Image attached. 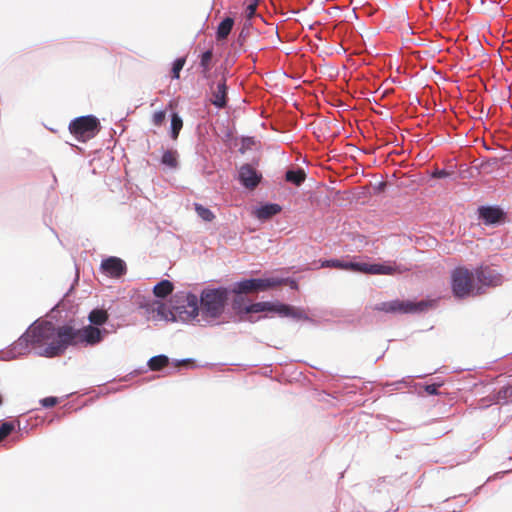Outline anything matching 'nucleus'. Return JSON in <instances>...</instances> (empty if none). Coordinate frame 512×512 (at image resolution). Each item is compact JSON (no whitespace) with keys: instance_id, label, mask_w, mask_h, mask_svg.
Instances as JSON below:
<instances>
[{"instance_id":"obj_1","label":"nucleus","mask_w":512,"mask_h":512,"mask_svg":"<svg viewBox=\"0 0 512 512\" xmlns=\"http://www.w3.org/2000/svg\"><path fill=\"white\" fill-rule=\"evenodd\" d=\"M173 290H153L154 296L158 300L152 302L140 303V306L146 308L147 311L157 312L160 318L166 320H181L184 322L192 321L199 316V301L197 296L180 291L171 300L170 306L167 307L161 300L171 294Z\"/></svg>"},{"instance_id":"obj_2","label":"nucleus","mask_w":512,"mask_h":512,"mask_svg":"<svg viewBox=\"0 0 512 512\" xmlns=\"http://www.w3.org/2000/svg\"><path fill=\"white\" fill-rule=\"evenodd\" d=\"M65 325L55 327L52 322L34 323L18 340V345L26 344L40 348L39 355L52 358L62 355L68 348L67 338L63 336Z\"/></svg>"},{"instance_id":"obj_3","label":"nucleus","mask_w":512,"mask_h":512,"mask_svg":"<svg viewBox=\"0 0 512 512\" xmlns=\"http://www.w3.org/2000/svg\"><path fill=\"white\" fill-rule=\"evenodd\" d=\"M277 286H286L288 288H297L296 282L283 273H271L262 278L244 279L237 282L234 288L239 289H259V288H274Z\"/></svg>"},{"instance_id":"obj_4","label":"nucleus","mask_w":512,"mask_h":512,"mask_svg":"<svg viewBox=\"0 0 512 512\" xmlns=\"http://www.w3.org/2000/svg\"><path fill=\"white\" fill-rule=\"evenodd\" d=\"M226 290H203L199 304V315L204 319L218 317L226 301Z\"/></svg>"},{"instance_id":"obj_5","label":"nucleus","mask_w":512,"mask_h":512,"mask_svg":"<svg viewBox=\"0 0 512 512\" xmlns=\"http://www.w3.org/2000/svg\"><path fill=\"white\" fill-rule=\"evenodd\" d=\"M63 336H66L68 346L95 345L102 340V332L99 328L88 325L76 329L71 325H65Z\"/></svg>"},{"instance_id":"obj_6","label":"nucleus","mask_w":512,"mask_h":512,"mask_svg":"<svg viewBox=\"0 0 512 512\" xmlns=\"http://www.w3.org/2000/svg\"><path fill=\"white\" fill-rule=\"evenodd\" d=\"M98 119L92 115L81 116L74 119L70 125V132L82 142L93 138L98 130Z\"/></svg>"},{"instance_id":"obj_7","label":"nucleus","mask_w":512,"mask_h":512,"mask_svg":"<svg viewBox=\"0 0 512 512\" xmlns=\"http://www.w3.org/2000/svg\"><path fill=\"white\" fill-rule=\"evenodd\" d=\"M428 307V303L425 301L412 302L404 300H392L387 302H381L375 305L374 309L385 313H414L417 311H423Z\"/></svg>"},{"instance_id":"obj_8","label":"nucleus","mask_w":512,"mask_h":512,"mask_svg":"<svg viewBox=\"0 0 512 512\" xmlns=\"http://www.w3.org/2000/svg\"><path fill=\"white\" fill-rule=\"evenodd\" d=\"M246 313L269 312L278 314L281 317H296L298 312L295 308L282 304L278 301H262L250 304L245 308Z\"/></svg>"},{"instance_id":"obj_9","label":"nucleus","mask_w":512,"mask_h":512,"mask_svg":"<svg viewBox=\"0 0 512 512\" xmlns=\"http://www.w3.org/2000/svg\"><path fill=\"white\" fill-rule=\"evenodd\" d=\"M451 288H473L477 285L476 269L469 270L466 267H456L451 272Z\"/></svg>"},{"instance_id":"obj_10","label":"nucleus","mask_w":512,"mask_h":512,"mask_svg":"<svg viewBox=\"0 0 512 512\" xmlns=\"http://www.w3.org/2000/svg\"><path fill=\"white\" fill-rule=\"evenodd\" d=\"M357 272L374 275H392L400 272V269L395 262L390 261L382 263L358 262Z\"/></svg>"},{"instance_id":"obj_11","label":"nucleus","mask_w":512,"mask_h":512,"mask_svg":"<svg viewBox=\"0 0 512 512\" xmlns=\"http://www.w3.org/2000/svg\"><path fill=\"white\" fill-rule=\"evenodd\" d=\"M476 279L477 285L480 286H501L503 284V277L495 269L490 267H478L476 268Z\"/></svg>"},{"instance_id":"obj_12","label":"nucleus","mask_w":512,"mask_h":512,"mask_svg":"<svg viewBox=\"0 0 512 512\" xmlns=\"http://www.w3.org/2000/svg\"><path fill=\"white\" fill-rule=\"evenodd\" d=\"M102 272L112 278H118L126 273L125 262L118 257H108L101 262Z\"/></svg>"},{"instance_id":"obj_13","label":"nucleus","mask_w":512,"mask_h":512,"mask_svg":"<svg viewBox=\"0 0 512 512\" xmlns=\"http://www.w3.org/2000/svg\"><path fill=\"white\" fill-rule=\"evenodd\" d=\"M479 216L487 225H494L500 222L503 212L497 207L482 206L479 208Z\"/></svg>"},{"instance_id":"obj_14","label":"nucleus","mask_w":512,"mask_h":512,"mask_svg":"<svg viewBox=\"0 0 512 512\" xmlns=\"http://www.w3.org/2000/svg\"><path fill=\"white\" fill-rule=\"evenodd\" d=\"M239 179L245 187L254 188L259 183L260 176L250 165H243L239 170Z\"/></svg>"},{"instance_id":"obj_15","label":"nucleus","mask_w":512,"mask_h":512,"mask_svg":"<svg viewBox=\"0 0 512 512\" xmlns=\"http://www.w3.org/2000/svg\"><path fill=\"white\" fill-rule=\"evenodd\" d=\"M226 95L227 86L223 80L217 83L215 89H213L211 103L219 109L224 108L226 106Z\"/></svg>"},{"instance_id":"obj_16","label":"nucleus","mask_w":512,"mask_h":512,"mask_svg":"<svg viewBox=\"0 0 512 512\" xmlns=\"http://www.w3.org/2000/svg\"><path fill=\"white\" fill-rule=\"evenodd\" d=\"M322 267H333L341 270L357 272L358 262L349 260L332 259L322 262Z\"/></svg>"},{"instance_id":"obj_17","label":"nucleus","mask_w":512,"mask_h":512,"mask_svg":"<svg viewBox=\"0 0 512 512\" xmlns=\"http://www.w3.org/2000/svg\"><path fill=\"white\" fill-rule=\"evenodd\" d=\"M281 211L278 204H265L256 210V216L260 220H267Z\"/></svg>"},{"instance_id":"obj_18","label":"nucleus","mask_w":512,"mask_h":512,"mask_svg":"<svg viewBox=\"0 0 512 512\" xmlns=\"http://www.w3.org/2000/svg\"><path fill=\"white\" fill-rule=\"evenodd\" d=\"M233 24V19L229 17L221 21L217 28V38L225 39L230 34Z\"/></svg>"},{"instance_id":"obj_19","label":"nucleus","mask_w":512,"mask_h":512,"mask_svg":"<svg viewBox=\"0 0 512 512\" xmlns=\"http://www.w3.org/2000/svg\"><path fill=\"white\" fill-rule=\"evenodd\" d=\"M169 362V359L167 356L165 355H158V356H154L152 357L149 362H148V366L149 368L152 370V371H160L162 370L165 366H167Z\"/></svg>"},{"instance_id":"obj_20","label":"nucleus","mask_w":512,"mask_h":512,"mask_svg":"<svg viewBox=\"0 0 512 512\" xmlns=\"http://www.w3.org/2000/svg\"><path fill=\"white\" fill-rule=\"evenodd\" d=\"M108 319V314L105 310L94 309L89 314V320L94 325H102Z\"/></svg>"},{"instance_id":"obj_21","label":"nucleus","mask_w":512,"mask_h":512,"mask_svg":"<svg viewBox=\"0 0 512 512\" xmlns=\"http://www.w3.org/2000/svg\"><path fill=\"white\" fill-rule=\"evenodd\" d=\"M305 177V172L302 169L289 170L286 172V180L295 185H300L305 180Z\"/></svg>"},{"instance_id":"obj_22","label":"nucleus","mask_w":512,"mask_h":512,"mask_svg":"<svg viewBox=\"0 0 512 512\" xmlns=\"http://www.w3.org/2000/svg\"><path fill=\"white\" fill-rule=\"evenodd\" d=\"M183 126V121L181 119V117L174 113L172 114V117H171V137L173 139H176L179 135V132L181 130Z\"/></svg>"},{"instance_id":"obj_23","label":"nucleus","mask_w":512,"mask_h":512,"mask_svg":"<svg viewBox=\"0 0 512 512\" xmlns=\"http://www.w3.org/2000/svg\"><path fill=\"white\" fill-rule=\"evenodd\" d=\"M195 211H196L197 215L202 220H204L206 222L212 221L214 219V217H215L213 212L210 209H208V208H206V207H204V206H202L201 204H198V203L195 204Z\"/></svg>"},{"instance_id":"obj_24","label":"nucleus","mask_w":512,"mask_h":512,"mask_svg":"<svg viewBox=\"0 0 512 512\" xmlns=\"http://www.w3.org/2000/svg\"><path fill=\"white\" fill-rule=\"evenodd\" d=\"M162 163L170 168L177 166L176 154L173 151H166L162 156Z\"/></svg>"},{"instance_id":"obj_25","label":"nucleus","mask_w":512,"mask_h":512,"mask_svg":"<svg viewBox=\"0 0 512 512\" xmlns=\"http://www.w3.org/2000/svg\"><path fill=\"white\" fill-rule=\"evenodd\" d=\"M212 50H207L201 55L200 65L203 68L204 73L210 70V63L212 60Z\"/></svg>"},{"instance_id":"obj_26","label":"nucleus","mask_w":512,"mask_h":512,"mask_svg":"<svg viewBox=\"0 0 512 512\" xmlns=\"http://www.w3.org/2000/svg\"><path fill=\"white\" fill-rule=\"evenodd\" d=\"M185 62H186L185 58H178L174 61L173 67H172V78L173 79H179L180 71L183 69Z\"/></svg>"},{"instance_id":"obj_27","label":"nucleus","mask_w":512,"mask_h":512,"mask_svg":"<svg viewBox=\"0 0 512 512\" xmlns=\"http://www.w3.org/2000/svg\"><path fill=\"white\" fill-rule=\"evenodd\" d=\"M14 430V425L11 422H4L0 426V442L5 439Z\"/></svg>"},{"instance_id":"obj_28","label":"nucleus","mask_w":512,"mask_h":512,"mask_svg":"<svg viewBox=\"0 0 512 512\" xmlns=\"http://www.w3.org/2000/svg\"><path fill=\"white\" fill-rule=\"evenodd\" d=\"M166 117L165 111H157L152 116V122L155 126H160L164 122Z\"/></svg>"},{"instance_id":"obj_29","label":"nucleus","mask_w":512,"mask_h":512,"mask_svg":"<svg viewBox=\"0 0 512 512\" xmlns=\"http://www.w3.org/2000/svg\"><path fill=\"white\" fill-rule=\"evenodd\" d=\"M258 5V1L254 0L252 3L248 4L245 10V15L248 19H251L256 14V8Z\"/></svg>"},{"instance_id":"obj_30","label":"nucleus","mask_w":512,"mask_h":512,"mask_svg":"<svg viewBox=\"0 0 512 512\" xmlns=\"http://www.w3.org/2000/svg\"><path fill=\"white\" fill-rule=\"evenodd\" d=\"M41 405L46 408L54 407L58 403V399L56 397H46L40 401Z\"/></svg>"},{"instance_id":"obj_31","label":"nucleus","mask_w":512,"mask_h":512,"mask_svg":"<svg viewBox=\"0 0 512 512\" xmlns=\"http://www.w3.org/2000/svg\"><path fill=\"white\" fill-rule=\"evenodd\" d=\"M152 288L169 289L173 288V284L169 280H161L154 284Z\"/></svg>"},{"instance_id":"obj_32","label":"nucleus","mask_w":512,"mask_h":512,"mask_svg":"<svg viewBox=\"0 0 512 512\" xmlns=\"http://www.w3.org/2000/svg\"><path fill=\"white\" fill-rule=\"evenodd\" d=\"M474 290H466V289H463V290H453L454 294H455V297L457 298H463V297H466V296H469L470 294L473 293Z\"/></svg>"},{"instance_id":"obj_33","label":"nucleus","mask_w":512,"mask_h":512,"mask_svg":"<svg viewBox=\"0 0 512 512\" xmlns=\"http://www.w3.org/2000/svg\"><path fill=\"white\" fill-rule=\"evenodd\" d=\"M438 388H439V385L430 384V385H426L425 391L430 395H435L438 393Z\"/></svg>"},{"instance_id":"obj_34","label":"nucleus","mask_w":512,"mask_h":512,"mask_svg":"<svg viewBox=\"0 0 512 512\" xmlns=\"http://www.w3.org/2000/svg\"><path fill=\"white\" fill-rule=\"evenodd\" d=\"M447 175V172L444 171V170H441V171H436L434 173V177H437V178H443Z\"/></svg>"},{"instance_id":"obj_35","label":"nucleus","mask_w":512,"mask_h":512,"mask_svg":"<svg viewBox=\"0 0 512 512\" xmlns=\"http://www.w3.org/2000/svg\"><path fill=\"white\" fill-rule=\"evenodd\" d=\"M234 291H235V292H239V293H241V292H248L249 290L241 289V290H234Z\"/></svg>"},{"instance_id":"obj_36","label":"nucleus","mask_w":512,"mask_h":512,"mask_svg":"<svg viewBox=\"0 0 512 512\" xmlns=\"http://www.w3.org/2000/svg\"><path fill=\"white\" fill-rule=\"evenodd\" d=\"M3 400H2V396L0 395V405L2 404Z\"/></svg>"}]
</instances>
